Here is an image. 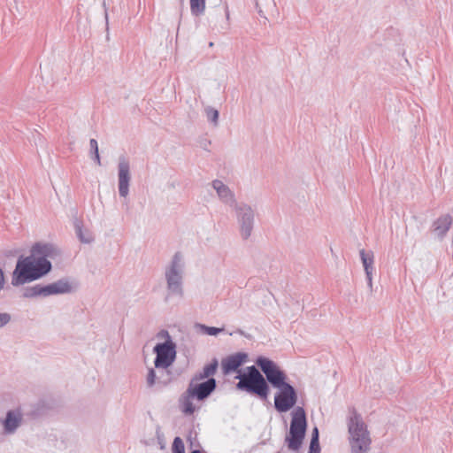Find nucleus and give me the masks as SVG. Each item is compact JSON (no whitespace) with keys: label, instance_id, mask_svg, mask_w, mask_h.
<instances>
[{"label":"nucleus","instance_id":"obj_1","mask_svg":"<svg viewBox=\"0 0 453 453\" xmlns=\"http://www.w3.org/2000/svg\"><path fill=\"white\" fill-rule=\"evenodd\" d=\"M57 254V249L50 243H35L29 256L18 258L12 275V285L19 287L47 275L52 269L48 258H53Z\"/></svg>","mask_w":453,"mask_h":453},{"label":"nucleus","instance_id":"obj_2","mask_svg":"<svg viewBox=\"0 0 453 453\" xmlns=\"http://www.w3.org/2000/svg\"><path fill=\"white\" fill-rule=\"evenodd\" d=\"M257 367L267 377L270 385L277 388L274 395V408L284 413L294 408L298 400L296 389L288 381L286 372L273 360L259 356L255 360Z\"/></svg>","mask_w":453,"mask_h":453},{"label":"nucleus","instance_id":"obj_3","mask_svg":"<svg viewBox=\"0 0 453 453\" xmlns=\"http://www.w3.org/2000/svg\"><path fill=\"white\" fill-rule=\"evenodd\" d=\"M256 365L246 367L244 372H239L235 379L239 381L235 387L238 390L255 395L261 401H266L270 394V383Z\"/></svg>","mask_w":453,"mask_h":453},{"label":"nucleus","instance_id":"obj_4","mask_svg":"<svg viewBox=\"0 0 453 453\" xmlns=\"http://www.w3.org/2000/svg\"><path fill=\"white\" fill-rule=\"evenodd\" d=\"M256 365L246 367L244 372H239L235 379L239 381L235 387L238 390L255 395L261 401H266L270 394V383Z\"/></svg>","mask_w":453,"mask_h":453},{"label":"nucleus","instance_id":"obj_5","mask_svg":"<svg viewBox=\"0 0 453 453\" xmlns=\"http://www.w3.org/2000/svg\"><path fill=\"white\" fill-rule=\"evenodd\" d=\"M352 415L348 422L349 434V442L350 453H368L371 448L372 440L367 426L363 421L361 415L353 409Z\"/></svg>","mask_w":453,"mask_h":453},{"label":"nucleus","instance_id":"obj_6","mask_svg":"<svg viewBox=\"0 0 453 453\" xmlns=\"http://www.w3.org/2000/svg\"><path fill=\"white\" fill-rule=\"evenodd\" d=\"M185 263L181 252L177 251L173 256L169 265L165 267V277L166 280L167 296L165 301L171 296L182 298L184 296L183 275Z\"/></svg>","mask_w":453,"mask_h":453},{"label":"nucleus","instance_id":"obj_7","mask_svg":"<svg viewBox=\"0 0 453 453\" xmlns=\"http://www.w3.org/2000/svg\"><path fill=\"white\" fill-rule=\"evenodd\" d=\"M307 429V418L303 407L297 406L292 411L289 434L286 437L288 448L297 451L303 443Z\"/></svg>","mask_w":453,"mask_h":453},{"label":"nucleus","instance_id":"obj_8","mask_svg":"<svg viewBox=\"0 0 453 453\" xmlns=\"http://www.w3.org/2000/svg\"><path fill=\"white\" fill-rule=\"evenodd\" d=\"M73 284L68 278H61L48 285L35 284L23 289L24 298L48 297L50 296L69 294L73 291Z\"/></svg>","mask_w":453,"mask_h":453},{"label":"nucleus","instance_id":"obj_9","mask_svg":"<svg viewBox=\"0 0 453 453\" xmlns=\"http://www.w3.org/2000/svg\"><path fill=\"white\" fill-rule=\"evenodd\" d=\"M236 219L242 240H248L252 234L255 224V212L252 207L245 203H240L234 207Z\"/></svg>","mask_w":453,"mask_h":453},{"label":"nucleus","instance_id":"obj_10","mask_svg":"<svg viewBox=\"0 0 453 453\" xmlns=\"http://www.w3.org/2000/svg\"><path fill=\"white\" fill-rule=\"evenodd\" d=\"M156 354L154 365L157 369H167L176 358V344L173 340L156 344L153 348Z\"/></svg>","mask_w":453,"mask_h":453},{"label":"nucleus","instance_id":"obj_11","mask_svg":"<svg viewBox=\"0 0 453 453\" xmlns=\"http://www.w3.org/2000/svg\"><path fill=\"white\" fill-rule=\"evenodd\" d=\"M196 380L193 377L187 389L189 396L198 401L206 399L216 389L217 382L214 378H209L201 383H196Z\"/></svg>","mask_w":453,"mask_h":453},{"label":"nucleus","instance_id":"obj_12","mask_svg":"<svg viewBox=\"0 0 453 453\" xmlns=\"http://www.w3.org/2000/svg\"><path fill=\"white\" fill-rule=\"evenodd\" d=\"M131 180L129 161L125 157H119L118 164V188L121 197L126 198L129 194Z\"/></svg>","mask_w":453,"mask_h":453},{"label":"nucleus","instance_id":"obj_13","mask_svg":"<svg viewBox=\"0 0 453 453\" xmlns=\"http://www.w3.org/2000/svg\"><path fill=\"white\" fill-rule=\"evenodd\" d=\"M248 355L244 352H237L230 355L221 361L222 372L225 375L230 374L238 370V368L246 362Z\"/></svg>","mask_w":453,"mask_h":453},{"label":"nucleus","instance_id":"obj_14","mask_svg":"<svg viewBox=\"0 0 453 453\" xmlns=\"http://www.w3.org/2000/svg\"><path fill=\"white\" fill-rule=\"evenodd\" d=\"M211 186L216 190L217 195L222 203L233 208L238 204L234 192L229 188L228 186L224 184L221 180H214L211 182Z\"/></svg>","mask_w":453,"mask_h":453},{"label":"nucleus","instance_id":"obj_15","mask_svg":"<svg viewBox=\"0 0 453 453\" xmlns=\"http://www.w3.org/2000/svg\"><path fill=\"white\" fill-rule=\"evenodd\" d=\"M22 419V413L19 410L8 411L5 418L3 420L4 433L5 434H14L21 425Z\"/></svg>","mask_w":453,"mask_h":453},{"label":"nucleus","instance_id":"obj_16","mask_svg":"<svg viewBox=\"0 0 453 453\" xmlns=\"http://www.w3.org/2000/svg\"><path fill=\"white\" fill-rule=\"evenodd\" d=\"M360 258L365 272L367 285L371 291H372V273L374 256L372 250H361L359 251Z\"/></svg>","mask_w":453,"mask_h":453},{"label":"nucleus","instance_id":"obj_17","mask_svg":"<svg viewBox=\"0 0 453 453\" xmlns=\"http://www.w3.org/2000/svg\"><path fill=\"white\" fill-rule=\"evenodd\" d=\"M453 219L449 214L439 217L434 223V231L440 238H443L452 225Z\"/></svg>","mask_w":453,"mask_h":453},{"label":"nucleus","instance_id":"obj_18","mask_svg":"<svg viewBox=\"0 0 453 453\" xmlns=\"http://www.w3.org/2000/svg\"><path fill=\"white\" fill-rule=\"evenodd\" d=\"M219 363L216 358H214L210 364L203 366V371L199 373H196L194 376V380H203L211 378V376L214 375Z\"/></svg>","mask_w":453,"mask_h":453},{"label":"nucleus","instance_id":"obj_19","mask_svg":"<svg viewBox=\"0 0 453 453\" xmlns=\"http://www.w3.org/2000/svg\"><path fill=\"white\" fill-rule=\"evenodd\" d=\"M191 399H194L193 396H189L188 393V389L180 398V403L181 406L182 412L186 415H191L195 412V406L191 402Z\"/></svg>","mask_w":453,"mask_h":453},{"label":"nucleus","instance_id":"obj_20","mask_svg":"<svg viewBox=\"0 0 453 453\" xmlns=\"http://www.w3.org/2000/svg\"><path fill=\"white\" fill-rule=\"evenodd\" d=\"M74 228L75 234L81 242L90 243L93 241V236L89 232L84 233L81 221L76 219L74 221Z\"/></svg>","mask_w":453,"mask_h":453},{"label":"nucleus","instance_id":"obj_21","mask_svg":"<svg viewBox=\"0 0 453 453\" xmlns=\"http://www.w3.org/2000/svg\"><path fill=\"white\" fill-rule=\"evenodd\" d=\"M190 10L193 15L203 14L205 10V0H190Z\"/></svg>","mask_w":453,"mask_h":453},{"label":"nucleus","instance_id":"obj_22","mask_svg":"<svg viewBox=\"0 0 453 453\" xmlns=\"http://www.w3.org/2000/svg\"><path fill=\"white\" fill-rule=\"evenodd\" d=\"M171 372L168 370L159 371V375L157 377V383L158 385L166 386L171 381Z\"/></svg>","mask_w":453,"mask_h":453},{"label":"nucleus","instance_id":"obj_23","mask_svg":"<svg viewBox=\"0 0 453 453\" xmlns=\"http://www.w3.org/2000/svg\"><path fill=\"white\" fill-rule=\"evenodd\" d=\"M205 113H206L207 119L209 121H211L214 126H217L218 120H219L218 110H216L211 106H208L205 108Z\"/></svg>","mask_w":453,"mask_h":453},{"label":"nucleus","instance_id":"obj_24","mask_svg":"<svg viewBox=\"0 0 453 453\" xmlns=\"http://www.w3.org/2000/svg\"><path fill=\"white\" fill-rule=\"evenodd\" d=\"M197 326L200 328L201 332L208 334V335H217L220 332L224 330V328L215 327V326H208L203 324H197Z\"/></svg>","mask_w":453,"mask_h":453},{"label":"nucleus","instance_id":"obj_25","mask_svg":"<svg viewBox=\"0 0 453 453\" xmlns=\"http://www.w3.org/2000/svg\"><path fill=\"white\" fill-rule=\"evenodd\" d=\"M173 453H185V445L182 439L179 436L175 437L172 445Z\"/></svg>","mask_w":453,"mask_h":453},{"label":"nucleus","instance_id":"obj_26","mask_svg":"<svg viewBox=\"0 0 453 453\" xmlns=\"http://www.w3.org/2000/svg\"><path fill=\"white\" fill-rule=\"evenodd\" d=\"M157 377V375L156 374V372L154 371V369L150 368L148 371L147 377H146V382H147L148 388H152L153 386L156 385Z\"/></svg>","mask_w":453,"mask_h":453},{"label":"nucleus","instance_id":"obj_27","mask_svg":"<svg viewBox=\"0 0 453 453\" xmlns=\"http://www.w3.org/2000/svg\"><path fill=\"white\" fill-rule=\"evenodd\" d=\"M308 453H320L319 440L311 439Z\"/></svg>","mask_w":453,"mask_h":453},{"label":"nucleus","instance_id":"obj_28","mask_svg":"<svg viewBox=\"0 0 453 453\" xmlns=\"http://www.w3.org/2000/svg\"><path fill=\"white\" fill-rule=\"evenodd\" d=\"M12 319V317L7 312H2L0 313V328L6 326Z\"/></svg>","mask_w":453,"mask_h":453},{"label":"nucleus","instance_id":"obj_29","mask_svg":"<svg viewBox=\"0 0 453 453\" xmlns=\"http://www.w3.org/2000/svg\"><path fill=\"white\" fill-rule=\"evenodd\" d=\"M89 146H90V154L94 155L96 153V151H99L98 150V143L96 139H90L89 141Z\"/></svg>","mask_w":453,"mask_h":453},{"label":"nucleus","instance_id":"obj_30","mask_svg":"<svg viewBox=\"0 0 453 453\" xmlns=\"http://www.w3.org/2000/svg\"><path fill=\"white\" fill-rule=\"evenodd\" d=\"M157 338H160V339H165V341H169V340H172L170 334H169V332L167 330H161L160 332L157 333Z\"/></svg>","mask_w":453,"mask_h":453},{"label":"nucleus","instance_id":"obj_31","mask_svg":"<svg viewBox=\"0 0 453 453\" xmlns=\"http://www.w3.org/2000/svg\"><path fill=\"white\" fill-rule=\"evenodd\" d=\"M156 434H157V438L158 440V442L161 444V449H164L165 448V445H164V434L161 433L159 427L157 429Z\"/></svg>","mask_w":453,"mask_h":453},{"label":"nucleus","instance_id":"obj_32","mask_svg":"<svg viewBox=\"0 0 453 453\" xmlns=\"http://www.w3.org/2000/svg\"><path fill=\"white\" fill-rule=\"evenodd\" d=\"M91 157L94 159V161L96 163L97 165H101V158H100L99 151H96V154L91 155Z\"/></svg>","mask_w":453,"mask_h":453},{"label":"nucleus","instance_id":"obj_33","mask_svg":"<svg viewBox=\"0 0 453 453\" xmlns=\"http://www.w3.org/2000/svg\"><path fill=\"white\" fill-rule=\"evenodd\" d=\"M311 439L319 440V433L318 427H314L311 433Z\"/></svg>","mask_w":453,"mask_h":453},{"label":"nucleus","instance_id":"obj_34","mask_svg":"<svg viewBox=\"0 0 453 453\" xmlns=\"http://www.w3.org/2000/svg\"><path fill=\"white\" fill-rule=\"evenodd\" d=\"M4 275L3 270L0 268V290L4 288Z\"/></svg>","mask_w":453,"mask_h":453},{"label":"nucleus","instance_id":"obj_35","mask_svg":"<svg viewBox=\"0 0 453 453\" xmlns=\"http://www.w3.org/2000/svg\"><path fill=\"white\" fill-rule=\"evenodd\" d=\"M226 19H229V12H228V7L226 6Z\"/></svg>","mask_w":453,"mask_h":453},{"label":"nucleus","instance_id":"obj_36","mask_svg":"<svg viewBox=\"0 0 453 453\" xmlns=\"http://www.w3.org/2000/svg\"><path fill=\"white\" fill-rule=\"evenodd\" d=\"M237 333L240 334L241 335H244V332L242 329H238Z\"/></svg>","mask_w":453,"mask_h":453},{"label":"nucleus","instance_id":"obj_37","mask_svg":"<svg viewBox=\"0 0 453 453\" xmlns=\"http://www.w3.org/2000/svg\"><path fill=\"white\" fill-rule=\"evenodd\" d=\"M260 16H263V12L261 10L258 11Z\"/></svg>","mask_w":453,"mask_h":453},{"label":"nucleus","instance_id":"obj_38","mask_svg":"<svg viewBox=\"0 0 453 453\" xmlns=\"http://www.w3.org/2000/svg\"><path fill=\"white\" fill-rule=\"evenodd\" d=\"M209 46H210V47H212V46H213V42H211L209 43Z\"/></svg>","mask_w":453,"mask_h":453},{"label":"nucleus","instance_id":"obj_39","mask_svg":"<svg viewBox=\"0 0 453 453\" xmlns=\"http://www.w3.org/2000/svg\"><path fill=\"white\" fill-rule=\"evenodd\" d=\"M105 19H106V20L108 19V14H107V12H105Z\"/></svg>","mask_w":453,"mask_h":453}]
</instances>
